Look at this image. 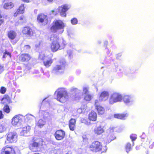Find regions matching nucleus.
I'll return each instance as SVG.
<instances>
[{
    "mask_svg": "<svg viewBox=\"0 0 154 154\" xmlns=\"http://www.w3.org/2000/svg\"><path fill=\"white\" fill-rule=\"evenodd\" d=\"M50 40L52 41L51 44L50 48L53 52L64 49L67 44L66 41L63 38L55 35H51Z\"/></svg>",
    "mask_w": 154,
    "mask_h": 154,
    "instance_id": "obj_1",
    "label": "nucleus"
},
{
    "mask_svg": "<svg viewBox=\"0 0 154 154\" xmlns=\"http://www.w3.org/2000/svg\"><path fill=\"white\" fill-rule=\"evenodd\" d=\"M90 150L93 152H106L107 150L106 145L103 146L100 142L94 141L92 143L89 147Z\"/></svg>",
    "mask_w": 154,
    "mask_h": 154,
    "instance_id": "obj_2",
    "label": "nucleus"
},
{
    "mask_svg": "<svg viewBox=\"0 0 154 154\" xmlns=\"http://www.w3.org/2000/svg\"><path fill=\"white\" fill-rule=\"evenodd\" d=\"M65 26L64 23L61 20H55L53 21L52 25L50 28L51 31L56 32L58 30L63 29Z\"/></svg>",
    "mask_w": 154,
    "mask_h": 154,
    "instance_id": "obj_3",
    "label": "nucleus"
},
{
    "mask_svg": "<svg viewBox=\"0 0 154 154\" xmlns=\"http://www.w3.org/2000/svg\"><path fill=\"white\" fill-rule=\"evenodd\" d=\"M68 98L69 95L67 91L63 89H60L57 93V100L62 103H64Z\"/></svg>",
    "mask_w": 154,
    "mask_h": 154,
    "instance_id": "obj_4",
    "label": "nucleus"
},
{
    "mask_svg": "<svg viewBox=\"0 0 154 154\" xmlns=\"http://www.w3.org/2000/svg\"><path fill=\"white\" fill-rule=\"evenodd\" d=\"M22 32L24 36L27 38H30L34 36L35 33V31L33 28L27 26L23 28Z\"/></svg>",
    "mask_w": 154,
    "mask_h": 154,
    "instance_id": "obj_5",
    "label": "nucleus"
},
{
    "mask_svg": "<svg viewBox=\"0 0 154 154\" xmlns=\"http://www.w3.org/2000/svg\"><path fill=\"white\" fill-rule=\"evenodd\" d=\"M122 99V96L120 94L115 92L112 94L109 99L110 104H112L121 101Z\"/></svg>",
    "mask_w": 154,
    "mask_h": 154,
    "instance_id": "obj_6",
    "label": "nucleus"
},
{
    "mask_svg": "<svg viewBox=\"0 0 154 154\" xmlns=\"http://www.w3.org/2000/svg\"><path fill=\"white\" fill-rule=\"evenodd\" d=\"M31 58V56L29 54L23 53L19 55L18 59L20 62H28Z\"/></svg>",
    "mask_w": 154,
    "mask_h": 154,
    "instance_id": "obj_7",
    "label": "nucleus"
},
{
    "mask_svg": "<svg viewBox=\"0 0 154 154\" xmlns=\"http://www.w3.org/2000/svg\"><path fill=\"white\" fill-rule=\"evenodd\" d=\"M54 136L56 140H62L65 137L66 133L62 129L57 130L54 134Z\"/></svg>",
    "mask_w": 154,
    "mask_h": 154,
    "instance_id": "obj_8",
    "label": "nucleus"
},
{
    "mask_svg": "<svg viewBox=\"0 0 154 154\" xmlns=\"http://www.w3.org/2000/svg\"><path fill=\"white\" fill-rule=\"evenodd\" d=\"M0 154H16V153L13 146H6L2 148Z\"/></svg>",
    "mask_w": 154,
    "mask_h": 154,
    "instance_id": "obj_9",
    "label": "nucleus"
},
{
    "mask_svg": "<svg viewBox=\"0 0 154 154\" xmlns=\"http://www.w3.org/2000/svg\"><path fill=\"white\" fill-rule=\"evenodd\" d=\"M69 8V6L66 4L59 6L58 9L60 15L62 17H66V12Z\"/></svg>",
    "mask_w": 154,
    "mask_h": 154,
    "instance_id": "obj_10",
    "label": "nucleus"
},
{
    "mask_svg": "<svg viewBox=\"0 0 154 154\" xmlns=\"http://www.w3.org/2000/svg\"><path fill=\"white\" fill-rule=\"evenodd\" d=\"M41 60L43 61L44 65L46 67L50 66L53 62V60L51 57L45 55L42 57Z\"/></svg>",
    "mask_w": 154,
    "mask_h": 154,
    "instance_id": "obj_11",
    "label": "nucleus"
},
{
    "mask_svg": "<svg viewBox=\"0 0 154 154\" xmlns=\"http://www.w3.org/2000/svg\"><path fill=\"white\" fill-rule=\"evenodd\" d=\"M11 96L12 95H10L8 94H5L1 99V104H10L12 103Z\"/></svg>",
    "mask_w": 154,
    "mask_h": 154,
    "instance_id": "obj_12",
    "label": "nucleus"
},
{
    "mask_svg": "<svg viewBox=\"0 0 154 154\" xmlns=\"http://www.w3.org/2000/svg\"><path fill=\"white\" fill-rule=\"evenodd\" d=\"M37 20L39 23H45V24H46L48 22L47 16L43 13L39 14L37 16Z\"/></svg>",
    "mask_w": 154,
    "mask_h": 154,
    "instance_id": "obj_13",
    "label": "nucleus"
},
{
    "mask_svg": "<svg viewBox=\"0 0 154 154\" xmlns=\"http://www.w3.org/2000/svg\"><path fill=\"white\" fill-rule=\"evenodd\" d=\"M7 140L10 143L16 142L17 140V136L14 133H9L8 134Z\"/></svg>",
    "mask_w": 154,
    "mask_h": 154,
    "instance_id": "obj_14",
    "label": "nucleus"
},
{
    "mask_svg": "<svg viewBox=\"0 0 154 154\" xmlns=\"http://www.w3.org/2000/svg\"><path fill=\"white\" fill-rule=\"evenodd\" d=\"M97 115L96 112L94 111H91L88 115V119L90 121L95 122L97 121Z\"/></svg>",
    "mask_w": 154,
    "mask_h": 154,
    "instance_id": "obj_15",
    "label": "nucleus"
},
{
    "mask_svg": "<svg viewBox=\"0 0 154 154\" xmlns=\"http://www.w3.org/2000/svg\"><path fill=\"white\" fill-rule=\"evenodd\" d=\"M109 93L107 91H103L102 92L99 96L100 100L101 101H106L109 97Z\"/></svg>",
    "mask_w": 154,
    "mask_h": 154,
    "instance_id": "obj_16",
    "label": "nucleus"
},
{
    "mask_svg": "<svg viewBox=\"0 0 154 154\" xmlns=\"http://www.w3.org/2000/svg\"><path fill=\"white\" fill-rule=\"evenodd\" d=\"M22 121V119L20 115H16L12 119V124L13 125H15L18 123H20Z\"/></svg>",
    "mask_w": 154,
    "mask_h": 154,
    "instance_id": "obj_17",
    "label": "nucleus"
},
{
    "mask_svg": "<svg viewBox=\"0 0 154 154\" xmlns=\"http://www.w3.org/2000/svg\"><path fill=\"white\" fill-rule=\"evenodd\" d=\"M7 35L10 40H13L16 38L17 33L15 31L10 30L8 32Z\"/></svg>",
    "mask_w": 154,
    "mask_h": 154,
    "instance_id": "obj_18",
    "label": "nucleus"
},
{
    "mask_svg": "<svg viewBox=\"0 0 154 154\" xmlns=\"http://www.w3.org/2000/svg\"><path fill=\"white\" fill-rule=\"evenodd\" d=\"M76 120L71 118L69 121V126L70 130L74 131L76 128Z\"/></svg>",
    "mask_w": 154,
    "mask_h": 154,
    "instance_id": "obj_19",
    "label": "nucleus"
},
{
    "mask_svg": "<svg viewBox=\"0 0 154 154\" xmlns=\"http://www.w3.org/2000/svg\"><path fill=\"white\" fill-rule=\"evenodd\" d=\"M94 131L95 134L100 135L104 132V127L100 125L96 127L94 129Z\"/></svg>",
    "mask_w": 154,
    "mask_h": 154,
    "instance_id": "obj_20",
    "label": "nucleus"
},
{
    "mask_svg": "<svg viewBox=\"0 0 154 154\" xmlns=\"http://www.w3.org/2000/svg\"><path fill=\"white\" fill-rule=\"evenodd\" d=\"M24 8V5L23 4L21 5L17 9L16 11L14 14V16L16 17L19 14L23 13Z\"/></svg>",
    "mask_w": 154,
    "mask_h": 154,
    "instance_id": "obj_21",
    "label": "nucleus"
},
{
    "mask_svg": "<svg viewBox=\"0 0 154 154\" xmlns=\"http://www.w3.org/2000/svg\"><path fill=\"white\" fill-rule=\"evenodd\" d=\"M114 116L116 118L119 119L124 120L128 116V114L127 113H118L114 114Z\"/></svg>",
    "mask_w": 154,
    "mask_h": 154,
    "instance_id": "obj_22",
    "label": "nucleus"
},
{
    "mask_svg": "<svg viewBox=\"0 0 154 154\" xmlns=\"http://www.w3.org/2000/svg\"><path fill=\"white\" fill-rule=\"evenodd\" d=\"M64 67V65L63 66L61 65H57L54 67L52 70V72L54 73H57L59 72L60 70H62L63 67Z\"/></svg>",
    "mask_w": 154,
    "mask_h": 154,
    "instance_id": "obj_23",
    "label": "nucleus"
},
{
    "mask_svg": "<svg viewBox=\"0 0 154 154\" xmlns=\"http://www.w3.org/2000/svg\"><path fill=\"white\" fill-rule=\"evenodd\" d=\"M14 6V4L12 2H8L4 5L3 8L6 9H8L12 8Z\"/></svg>",
    "mask_w": 154,
    "mask_h": 154,
    "instance_id": "obj_24",
    "label": "nucleus"
},
{
    "mask_svg": "<svg viewBox=\"0 0 154 154\" xmlns=\"http://www.w3.org/2000/svg\"><path fill=\"white\" fill-rule=\"evenodd\" d=\"M97 109L98 114L102 115L105 112V109L104 108L101 106H98L95 108Z\"/></svg>",
    "mask_w": 154,
    "mask_h": 154,
    "instance_id": "obj_25",
    "label": "nucleus"
},
{
    "mask_svg": "<svg viewBox=\"0 0 154 154\" xmlns=\"http://www.w3.org/2000/svg\"><path fill=\"white\" fill-rule=\"evenodd\" d=\"M116 138V137L114 134L112 133H109L107 137L108 141L111 142Z\"/></svg>",
    "mask_w": 154,
    "mask_h": 154,
    "instance_id": "obj_26",
    "label": "nucleus"
},
{
    "mask_svg": "<svg viewBox=\"0 0 154 154\" xmlns=\"http://www.w3.org/2000/svg\"><path fill=\"white\" fill-rule=\"evenodd\" d=\"M8 104H4V106L3 108V111L6 113H9L10 112V109L8 105Z\"/></svg>",
    "mask_w": 154,
    "mask_h": 154,
    "instance_id": "obj_27",
    "label": "nucleus"
},
{
    "mask_svg": "<svg viewBox=\"0 0 154 154\" xmlns=\"http://www.w3.org/2000/svg\"><path fill=\"white\" fill-rule=\"evenodd\" d=\"M31 128L30 126H27L23 127L21 131V133L23 134L27 133L29 132Z\"/></svg>",
    "mask_w": 154,
    "mask_h": 154,
    "instance_id": "obj_28",
    "label": "nucleus"
},
{
    "mask_svg": "<svg viewBox=\"0 0 154 154\" xmlns=\"http://www.w3.org/2000/svg\"><path fill=\"white\" fill-rule=\"evenodd\" d=\"M124 102L126 103H128L131 101V97L128 95H125L123 98Z\"/></svg>",
    "mask_w": 154,
    "mask_h": 154,
    "instance_id": "obj_29",
    "label": "nucleus"
},
{
    "mask_svg": "<svg viewBox=\"0 0 154 154\" xmlns=\"http://www.w3.org/2000/svg\"><path fill=\"white\" fill-rule=\"evenodd\" d=\"M18 22L20 23H23L26 22V17L24 15H21L19 18Z\"/></svg>",
    "mask_w": 154,
    "mask_h": 154,
    "instance_id": "obj_30",
    "label": "nucleus"
},
{
    "mask_svg": "<svg viewBox=\"0 0 154 154\" xmlns=\"http://www.w3.org/2000/svg\"><path fill=\"white\" fill-rule=\"evenodd\" d=\"M31 48V47L29 45H25L23 48V51L24 52H28L29 51Z\"/></svg>",
    "mask_w": 154,
    "mask_h": 154,
    "instance_id": "obj_31",
    "label": "nucleus"
},
{
    "mask_svg": "<svg viewBox=\"0 0 154 154\" xmlns=\"http://www.w3.org/2000/svg\"><path fill=\"white\" fill-rule=\"evenodd\" d=\"M92 98V97L91 95L87 94L85 96L84 100L86 101H89L91 100Z\"/></svg>",
    "mask_w": 154,
    "mask_h": 154,
    "instance_id": "obj_32",
    "label": "nucleus"
},
{
    "mask_svg": "<svg viewBox=\"0 0 154 154\" xmlns=\"http://www.w3.org/2000/svg\"><path fill=\"white\" fill-rule=\"evenodd\" d=\"M131 149V146L130 143H127L125 146V149L126 152L128 153Z\"/></svg>",
    "mask_w": 154,
    "mask_h": 154,
    "instance_id": "obj_33",
    "label": "nucleus"
},
{
    "mask_svg": "<svg viewBox=\"0 0 154 154\" xmlns=\"http://www.w3.org/2000/svg\"><path fill=\"white\" fill-rule=\"evenodd\" d=\"M6 54L8 55L10 58H11V52L8 51L6 50H5V52L3 53L2 58H6Z\"/></svg>",
    "mask_w": 154,
    "mask_h": 154,
    "instance_id": "obj_34",
    "label": "nucleus"
},
{
    "mask_svg": "<svg viewBox=\"0 0 154 154\" xmlns=\"http://www.w3.org/2000/svg\"><path fill=\"white\" fill-rule=\"evenodd\" d=\"M6 90V88L2 86L0 88V93L2 94H4L5 93Z\"/></svg>",
    "mask_w": 154,
    "mask_h": 154,
    "instance_id": "obj_35",
    "label": "nucleus"
},
{
    "mask_svg": "<svg viewBox=\"0 0 154 154\" xmlns=\"http://www.w3.org/2000/svg\"><path fill=\"white\" fill-rule=\"evenodd\" d=\"M45 124V122L43 121L42 119L39 120L38 123V126L40 127L43 126Z\"/></svg>",
    "mask_w": 154,
    "mask_h": 154,
    "instance_id": "obj_36",
    "label": "nucleus"
},
{
    "mask_svg": "<svg viewBox=\"0 0 154 154\" xmlns=\"http://www.w3.org/2000/svg\"><path fill=\"white\" fill-rule=\"evenodd\" d=\"M71 23L73 25L76 24L77 23L78 20L76 18H73L71 20Z\"/></svg>",
    "mask_w": 154,
    "mask_h": 154,
    "instance_id": "obj_37",
    "label": "nucleus"
},
{
    "mask_svg": "<svg viewBox=\"0 0 154 154\" xmlns=\"http://www.w3.org/2000/svg\"><path fill=\"white\" fill-rule=\"evenodd\" d=\"M5 129L4 124H0V132H3Z\"/></svg>",
    "mask_w": 154,
    "mask_h": 154,
    "instance_id": "obj_38",
    "label": "nucleus"
},
{
    "mask_svg": "<svg viewBox=\"0 0 154 154\" xmlns=\"http://www.w3.org/2000/svg\"><path fill=\"white\" fill-rule=\"evenodd\" d=\"M130 138L132 141H134L137 138L136 135L135 134H132L130 136Z\"/></svg>",
    "mask_w": 154,
    "mask_h": 154,
    "instance_id": "obj_39",
    "label": "nucleus"
},
{
    "mask_svg": "<svg viewBox=\"0 0 154 154\" xmlns=\"http://www.w3.org/2000/svg\"><path fill=\"white\" fill-rule=\"evenodd\" d=\"M81 98V96L77 94H76L74 96V100H80Z\"/></svg>",
    "mask_w": 154,
    "mask_h": 154,
    "instance_id": "obj_40",
    "label": "nucleus"
},
{
    "mask_svg": "<svg viewBox=\"0 0 154 154\" xmlns=\"http://www.w3.org/2000/svg\"><path fill=\"white\" fill-rule=\"evenodd\" d=\"M50 14H54L56 15L58 14L57 12L55 10H51L50 12Z\"/></svg>",
    "mask_w": 154,
    "mask_h": 154,
    "instance_id": "obj_41",
    "label": "nucleus"
},
{
    "mask_svg": "<svg viewBox=\"0 0 154 154\" xmlns=\"http://www.w3.org/2000/svg\"><path fill=\"white\" fill-rule=\"evenodd\" d=\"M83 90L85 94H87L88 93V88L87 87L84 88Z\"/></svg>",
    "mask_w": 154,
    "mask_h": 154,
    "instance_id": "obj_42",
    "label": "nucleus"
},
{
    "mask_svg": "<svg viewBox=\"0 0 154 154\" xmlns=\"http://www.w3.org/2000/svg\"><path fill=\"white\" fill-rule=\"evenodd\" d=\"M95 108L97 107L98 106H99L100 105H99V102L98 100H95Z\"/></svg>",
    "mask_w": 154,
    "mask_h": 154,
    "instance_id": "obj_43",
    "label": "nucleus"
},
{
    "mask_svg": "<svg viewBox=\"0 0 154 154\" xmlns=\"http://www.w3.org/2000/svg\"><path fill=\"white\" fill-rule=\"evenodd\" d=\"M4 70V66L0 64V74Z\"/></svg>",
    "mask_w": 154,
    "mask_h": 154,
    "instance_id": "obj_44",
    "label": "nucleus"
},
{
    "mask_svg": "<svg viewBox=\"0 0 154 154\" xmlns=\"http://www.w3.org/2000/svg\"><path fill=\"white\" fill-rule=\"evenodd\" d=\"M4 14L2 11L0 9V19L4 17Z\"/></svg>",
    "mask_w": 154,
    "mask_h": 154,
    "instance_id": "obj_45",
    "label": "nucleus"
},
{
    "mask_svg": "<svg viewBox=\"0 0 154 154\" xmlns=\"http://www.w3.org/2000/svg\"><path fill=\"white\" fill-rule=\"evenodd\" d=\"M109 133H112V132H114V128H110L109 129Z\"/></svg>",
    "mask_w": 154,
    "mask_h": 154,
    "instance_id": "obj_46",
    "label": "nucleus"
},
{
    "mask_svg": "<svg viewBox=\"0 0 154 154\" xmlns=\"http://www.w3.org/2000/svg\"><path fill=\"white\" fill-rule=\"evenodd\" d=\"M82 122L85 123L87 125H88L90 124V122H88L87 121H86V120L84 119H83L82 120Z\"/></svg>",
    "mask_w": 154,
    "mask_h": 154,
    "instance_id": "obj_47",
    "label": "nucleus"
},
{
    "mask_svg": "<svg viewBox=\"0 0 154 154\" xmlns=\"http://www.w3.org/2000/svg\"><path fill=\"white\" fill-rule=\"evenodd\" d=\"M3 115L2 111L0 110V119L3 118Z\"/></svg>",
    "mask_w": 154,
    "mask_h": 154,
    "instance_id": "obj_48",
    "label": "nucleus"
},
{
    "mask_svg": "<svg viewBox=\"0 0 154 154\" xmlns=\"http://www.w3.org/2000/svg\"><path fill=\"white\" fill-rule=\"evenodd\" d=\"M4 20L3 19H0V26L4 23Z\"/></svg>",
    "mask_w": 154,
    "mask_h": 154,
    "instance_id": "obj_49",
    "label": "nucleus"
},
{
    "mask_svg": "<svg viewBox=\"0 0 154 154\" xmlns=\"http://www.w3.org/2000/svg\"><path fill=\"white\" fill-rule=\"evenodd\" d=\"M22 0L24 2H30L32 0Z\"/></svg>",
    "mask_w": 154,
    "mask_h": 154,
    "instance_id": "obj_50",
    "label": "nucleus"
},
{
    "mask_svg": "<svg viewBox=\"0 0 154 154\" xmlns=\"http://www.w3.org/2000/svg\"><path fill=\"white\" fill-rule=\"evenodd\" d=\"M84 106H85V108H83V107H82H82H81V108L82 109H86V108L87 107V105H84Z\"/></svg>",
    "mask_w": 154,
    "mask_h": 154,
    "instance_id": "obj_51",
    "label": "nucleus"
},
{
    "mask_svg": "<svg viewBox=\"0 0 154 154\" xmlns=\"http://www.w3.org/2000/svg\"><path fill=\"white\" fill-rule=\"evenodd\" d=\"M48 1L50 2H51L53 1V0H48Z\"/></svg>",
    "mask_w": 154,
    "mask_h": 154,
    "instance_id": "obj_52",
    "label": "nucleus"
},
{
    "mask_svg": "<svg viewBox=\"0 0 154 154\" xmlns=\"http://www.w3.org/2000/svg\"><path fill=\"white\" fill-rule=\"evenodd\" d=\"M26 118L27 119H28V117H26Z\"/></svg>",
    "mask_w": 154,
    "mask_h": 154,
    "instance_id": "obj_53",
    "label": "nucleus"
},
{
    "mask_svg": "<svg viewBox=\"0 0 154 154\" xmlns=\"http://www.w3.org/2000/svg\"><path fill=\"white\" fill-rule=\"evenodd\" d=\"M66 154H69L68 153H67Z\"/></svg>",
    "mask_w": 154,
    "mask_h": 154,
    "instance_id": "obj_54",
    "label": "nucleus"
}]
</instances>
